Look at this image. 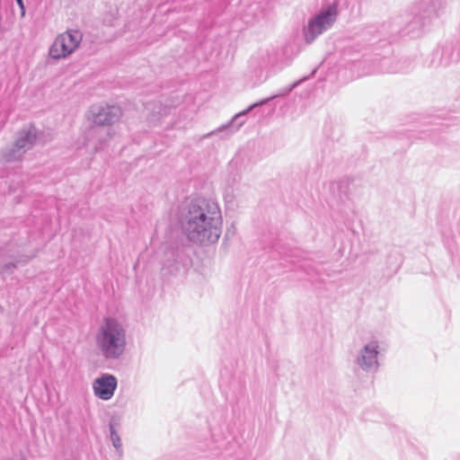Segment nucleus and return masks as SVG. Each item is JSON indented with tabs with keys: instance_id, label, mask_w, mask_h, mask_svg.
Returning <instances> with one entry per match:
<instances>
[{
	"instance_id": "f257e3e1",
	"label": "nucleus",
	"mask_w": 460,
	"mask_h": 460,
	"mask_svg": "<svg viewBox=\"0 0 460 460\" xmlns=\"http://www.w3.org/2000/svg\"><path fill=\"white\" fill-rule=\"evenodd\" d=\"M220 213L205 200H197L189 206L182 221V229L192 242H215L220 235Z\"/></svg>"
},
{
	"instance_id": "f03ea898",
	"label": "nucleus",
	"mask_w": 460,
	"mask_h": 460,
	"mask_svg": "<svg viewBox=\"0 0 460 460\" xmlns=\"http://www.w3.org/2000/svg\"><path fill=\"white\" fill-rule=\"evenodd\" d=\"M126 331L114 318H105L95 334V345L100 354L107 359L118 358L126 349Z\"/></svg>"
},
{
	"instance_id": "7ed1b4c3",
	"label": "nucleus",
	"mask_w": 460,
	"mask_h": 460,
	"mask_svg": "<svg viewBox=\"0 0 460 460\" xmlns=\"http://www.w3.org/2000/svg\"><path fill=\"white\" fill-rule=\"evenodd\" d=\"M337 13L334 7L323 10L310 18L303 27L305 41L311 44L319 35L330 29L336 20Z\"/></svg>"
},
{
	"instance_id": "20e7f679",
	"label": "nucleus",
	"mask_w": 460,
	"mask_h": 460,
	"mask_svg": "<svg viewBox=\"0 0 460 460\" xmlns=\"http://www.w3.org/2000/svg\"><path fill=\"white\" fill-rule=\"evenodd\" d=\"M379 353L380 344L377 340L365 342L355 353V367L367 374L376 373L379 368Z\"/></svg>"
},
{
	"instance_id": "39448f33",
	"label": "nucleus",
	"mask_w": 460,
	"mask_h": 460,
	"mask_svg": "<svg viewBox=\"0 0 460 460\" xmlns=\"http://www.w3.org/2000/svg\"><path fill=\"white\" fill-rule=\"evenodd\" d=\"M273 58V53L270 49H259L250 58L249 61V78L252 85H258L265 82L269 75V66Z\"/></svg>"
},
{
	"instance_id": "423d86ee",
	"label": "nucleus",
	"mask_w": 460,
	"mask_h": 460,
	"mask_svg": "<svg viewBox=\"0 0 460 460\" xmlns=\"http://www.w3.org/2000/svg\"><path fill=\"white\" fill-rule=\"evenodd\" d=\"M82 34L77 31H67L58 35L49 49V55L55 59L65 58L79 46Z\"/></svg>"
},
{
	"instance_id": "0eeeda50",
	"label": "nucleus",
	"mask_w": 460,
	"mask_h": 460,
	"mask_svg": "<svg viewBox=\"0 0 460 460\" xmlns=\"http://www.w3.org/2000/svg\"><path fill=\"white\" fill-rule=\"evenodd\" d=\"M117 388V379L112 375L104 374L94 380L93 389L94 394L102 400H110Z\"/></svg>"
},
{
	"instance_id": "6e6552de",
	"label": "nucleus",
	"mask_w": 460,
	"mask_h": 460,
	"mask_svg": "<svg viewBox=\"0 0 460 460\" xmlns=\"http://www.w3.org/2000/svg\"><path fill=\"white\" fill-rule=\"evenodd\" d=\"M37 137L36 129L34 127L30 126L23 128L19 132L18 137L15 140V148L17 150L29 148L35 142Z\"/></svg>"
},
{
	"instance_id": "1a4fd4ad",
	"label": "nucleus",
	"mask_w": 460,
	"mask_h": 460,
	"mask_svg": "<svg viewBox=\"0 0 460 460\" xmlns=\"http://www.w3.org/2000/svg\"><path fill=\"white\" fill-rule=\"evenodd\" d=\"M274 98H275V96H271L270 98L263 99L259 102L250 105L246 110L235 114L234 117H232V129L234 128L235 129H239L244 124L246 117L250 111H252L254 108H256L258 106H261L263 104L268 103L270 101L273 100Z\"/></svg>"
},
{
	"instance_id": "9d476101",
	"label": "nucleus",
	"mask_w": 460,
	"mask_h": 460,
	"mask_svg": "<svg viewBox=\"0 0 460 460\" xmlns=\"http://www.w3.org/2000/svg\"><path fill=\"white\" fill-rule=\"evenodd\" d=\"M443 0H422L419 4V8H424V14L430 16L442 5Z\"/></svg>"
},
{
	"instance_id": "9b49d317",
	"label": "nucleus",
	"mask_w": 460,
	"mask_h": 460,
	"mask_svg": "<svg viewBox=\"0 0 460 460\" xmlns=\"http://www.w3.org/2000/svg\"><path fill=\"white\" fill-rule=\"evenodd\" d=\"M104 115H105L104 119L102 118V113H99L98 115H96V117L94 118V122L98 125H104V124L111 123L112 121V119L107 117L108 115H111V112H104Z\"/></svg>"
},
{
	"instance_id": "f8f14e48",
	"label": "nucleus",
	"mask_w": 460,
	"mask_h": 460,
	"mask_svg": "<svg viewBox=\"0 0 460 460\" xmlns=\"http://www.w3.org/2000/svg\"><path fill=\"white\" fill-rule=\"evenodd\" d=\"M16 2L19 4V6L21 7V9H22V15L23 16L24 13H25V8H24V5H23V2H22V0H16Z\"/></svg>"
},
{
	"instance_id": "ddd939ff",
	"label": "nucleus",
	"mask_w": 460,
	"mask_h": 460,
	"mask_svg": "<svg viewBox=\"0 0 460 460\" xmlns=\"http://www.w3.org/2000/svg\"><path fill=\"white\" fill-rule=\"evenodd\" d=\"M296 85H297V83L294 84H293V85L288 89V91H292V89H293L295 86H296Z\"/></svg>"
}]
</instances>
